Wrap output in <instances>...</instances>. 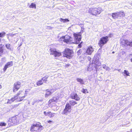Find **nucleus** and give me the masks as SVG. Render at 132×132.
Here are the masks:
<instances>
[{"mask_svg":"<svg viewBox=\"0 0 132 132\" xmlns=\"http://www.w3.org/2000/svg\"><path fill=\"white\" fill-rule=\"evenodd\" d=\"M74 37V42H72V38L68 35L65 36L64 42L68 44L74 43L78 44L79 43L81 40V35L79 34H73Z\"/></svg>","mask_w":132,"mask_h":132,"instance_id":"1","label":"nucleus"},{"mask_svg":"<svg viewBox=\"0 0 132 132\" xmlns=\"http://www.w3.org/2000/svg\"><path fill=\"white\" fill-rule=\"evenodd\" d=\"M102 11V10L101 8H91L89 9L88 12L92 15L96 16L100 14Z\"/></svg>","mask_w":132,"mask_h":132,"instance_id":"2","label":"nucleus"},{"mask_svg":"<svg viewBox=\"0 0 132 132\" xmlns=\"http://www.w3.org/2000/svg\"><path fill=\"white\" fill-rule=\"evenodd\" d=\"M72 54L73 53L71 50L69 48H66L63 54V56L69 59L72 56Z\"/></svg>","mask_w":132,"mask_h":132,"instance_id":"3","label":"nucleus"},{"mask_svg":"<svg viewBox=\"0 0 132 132\" xmlns=\"http://www.w3.org/2000/svg\"><path fill=\"white\" fill-rule=\"evenodd\" d=\"M108 40V36L103 37L99 41L98 43L99 46L101 47H102L104 44L107 43Z\"/></svg>","mask_w":132,"mask_h":132,"instance_id":"4","label":"nucleus"},{"mask_svg":"<svg viewBox=\"0 0 132 132\" xmlns=\"http://www.w3.org/2000/svg\"><path fill=\"white\" fill-rule=\"evenodd\" d=\"M43 128V127L41 125L40 123L35 124L34 123V131H35L36 132H40Z\"/></svg>","mask_w":132,"mask_h":132,"instance_id":"5","label":"nucleus"},{"mask_svg":"<svg viewBox=\"0 0 132 132\" xmlns=\"http://www.w3.org/2000/svg\"><path fill=\"white\" fill-rule=\"evenodd\" d=\"M120 44L124 47H126L129 45L130 46H132V41L130 42L127 40L121 39V40Z\"/></svg>","mask_w":132,"mask_h":132,"instance_id":"6","label":"nucleus"},{"mask_svg":"<svg viewBox=\"0 0 132 132\" xmlns=\"http://www.w3.org/2000/svg\"><path fill=\"white\" fill-rule=\"evenodd\" d=\"M71 107V105L69 103L67 104L65 109L63 111L62 114L67 115L68 112H70Z\"/></svg>","mask_w":132,"mask_h":132,"instance_id":"7","label":"nucleus"},{"mask_svg":"<svg viewBox=\"0 0 132 132\" xmlns=\"http://www.w3.org/2000/svg\"><path fill=\"white\" fill-rule=\"evenodd\" d=\"M22 92V91H20L17 94L15 95L14 96L10 99H8L7 103L11 104V103L14 102L15 100L17 99L18 100L19 96Z\"/></svg>","mask_w":132,"mask_h":132,"instance_id":"8","label":"nucleus"},{"mask_svg":"<svg viewBox=\"0 0 132 132\" xmlns=\"http://www.w3.org/2000/svg\"><path fill=\"white\" fill-rule=\"evenodd\" d=\"M50 51V54L54 55V56L55 57L60 56L61 55V53L57 52L55 49L51 48Z\"/></svg>","mask_w":132,"mask_h":132,"instance_id":"9","label":"nucleus"},{"mask_svg":"<svg viewBox=\"0 0 132 132\" xmlns=\"http://www.w3.org/2000/svg\"><path fill=\"white\" fill-rule=\"evenodd\" d=\"M19 117L17 116H15L10 119L9 121L14 124H17L19 122Z\"/></svg>","mask_w":132,"mask_h":132,"instance_id":"10","label":"nucleus"},{"mask_svg":"<svg viewBox=\"0 0 132 132\" xmlns=\"http://www.w3.org/2000/svg\"><path fill=\"white\" fill-rule=\"evenodd\" d=\"M20 83L19 82H16L14 84V87L13 88V92H15L18 90L20 87Z\"/></svg>","mask_w":132,"mask_h":132,"instance_id":"11","label":"nucleus"},{"mask_svg":"<svg viewBox=\"0 0 132 132\" xmlns=\"http://www.w3.org/2000/svg\"><path fill=\"white\" fill-rule=\"evenodd\" d=\"M13 62L12 61L7 62L5 65L3 70L4 71H6L7 68H9L13 65Z\"/></svg>","mask_w":132,"mask_h":132,"instance_id":"12","label":"nucleus"},{"mask_svg":"<svg viewBox=\"0 0 132 132\" xmlns=\"http://www.w3.org/2000/svg\"><path fill=\"white\" fill-rule=\"evenodd\" d=\"M93 66L95 68V69L97 68V66H99L101 65V64L100 62L98 60H96L95 61L93 60Z\"/></svg>","mask_w":132,"mask_h":132,"instance_id":"13","label":"nucleus"},{"mask_svg":"<svg viewBox=\"0 0 132 132\" xmlns=\"http://www.w3.org/2000/svg\"><path fill=\"white\" fill-rule=\"evenodd\" d=\"M93 51L94 50L92 47V46H89L87 48L86 53V54L90 55Z\"/></svg>","mask_w":132,"mask_h":132,"instance_id":"14","label":"nucleus"},{"mask_svg":"<svg viewBox=\"0 0 132 132\" xmlns=\"http://www.w3.org/2000/svg\"><path fill=\"white\" fill-rule=\"evenodd\" d=\"M71 97L72 99H74L77 101H79L80 100V98L78 95L74 93H72Z\"/></svg>","mask_w":132,"mask_h":132,"instance_id":"15","label":"nucleus"},{"mask_svg":"<svg viewBox=\"0 0 132 132\" xmlns=\"http://www.w3.org/2000/svg\"><path fill=\"white\" fill-rule=\"evenodd\" d=\"M52 89H47L46 90V92L45 94V97H48L49 96H50L52 94Z\"/></svg>","mask_w":132,"mask_h":132,"instance_id":"16","label":"nucleus"},{"mask_svg":"<svg viewBox=\"0 0 132 132\" xmlns=\"http://www.w3.org/2000/svg\"><path fill=\"white\" fill-rule=\"evenodd\" d=\"M86 69L87 71H90L92 70L95 69V68L92 64H90L89 67H87Z\"/></svg>","mask_w":132,"mask_h":132,"instance_id":"17","label":"nucleus"},{"mask_svg":"<svg viewBox=\"0 0 132 132\" xmlns=\"http://www.w3.org/2000/svg\"><path fill=\"white\" fill-rule=\"evenodd\" d=\"M101 54L99 53H97L95 55L94 59L96 60H98L101 58Z\"/></svg>","mask_w":132,"mask_h":132,"instance_id":"18","label":"nucleus"},{"mask_svg":"<svg viewBox=\"0 0 132 132\" xmlns=\"http://www.w3.org/2000/svg\"><path fill=\"white\" fill-rule=\"evenodd\" d=\"M122 74H123L124 76H129V73L128 71L127 70H125L123 72H122Z\"/></svg>","mask_w":132,"mask_h":132,"instance_id":"19","label":"nucleus"},{"mask_svg":"<svg viewBox=\"0 0 132 132\" xmlns=\"http://www.w3.org/2000/svg\"><path fill=\"white\" fill-rule=\"evenodd\" d=\"M112 16L114 19H116L119 17L118 12L112 13Z\"/></svg>","mask_w":132,"mask_h":132,"instance_id":"20","label":"nucleus"},{"mask_svg":"<svg viewBox=\"0 0 132 132\" xmlns=\"http://www.w3.org/2000/svg\"><path fill=\"white\" fill-rule=\"evenodd\" d=\"M5 46L6 48L11 51H12L11 48V45L9 44H6L5 45Z\"/></svg>","mask_w":132,"mask_h":132,"instance_id":"21","label":"nucleus"},{"mask_svg":"<svg viewBox=\"0 0 132 132\" xmlns=\"http://www.w3.org/2000/svg\"><path fill=\"white\" fill-rule=\"evenodd\" d=\"M59 20L60 22L63 23L69 22V20L68 19H63L62 18L60 19Z\"/></svg>","mask_w":132,"mask_h":132,"instance_id":"22","label":"nucleus"},{"mask_svg":"<svg viewBox=\"0 0 132 132\" xmlns=\"http://www.w3.org/2000/svg\"><path fill=\"white\" fill-rule=\"evenodd\" d=\"M119 17H123L125 16V14L124 12H118Z\"/></svg>","mask_w":132,"mask_h":132,"instance_id":"23","label":"nucleus"},{"mask_svg":"<svg viewBox=\"0 0 132 132\" xmlns=\"http://www.w3.org/2000/svg\"><path fill=\"white\" fill-rule=\"evenodd\" d=\"M76 80L78 82H80V84H84L83 79L80 78H77Z\"/></svg>","mask_w":132,"mask_h":132,"instance_id":"24","label":"nucleus"},{"mask_svg":"<svg viewBox=\"0 0 132 132\" xmlns=\"http://www.w3.org/2000/svg\"><path fill=\"white\" fill-rule=\"evenodd\" d=\"M25 95H24V96H20L18 98V100H17V101L21 102V101H22L23 100L24 98H25Z\"/></svg>","mask_w":132,"mask_h":132,"instance_id":"25","label":"nucleus"},{"mask_svg":"<svg viewBox=\"0 0 132 132\" xmlns=\"http://www.w3.org/2000/svg\"><path fill=\"white\" fill-rule=\"evenodd\" d=\"M47 116L50 118L53 117L54 116V113H52L50 112L47 113Z\"/></svg>","mask_w":132,"mask_h":132,"instance_id":"26","label":"nucleus"},{"mask_svg":"<svg viewBox=\"0 0 132 132\" xmlns=\"http://www.w3.org/2000/svg\"><path fill=\"white\" fill-rule=\"evenodd\" d=\"M43 82L42 80H40L37 82L36 84L38 86H39L43 84Z\"/></svg>","mask_w":132,"mask_h":132,"instance_id":"27","label":"nucleus"},{"mask_svg":"<svg viewBox=\"0 0 132 132\" xmlns=\"http://www.w3.org/2000/svg\"><path fill=\"white\" fill-rule=\"evenodd\" d=\"M69 103L71 105L73 106L75 105V104H77V102H76L73 100H72L70 101L69 102Z\"/></svg>","mask_w":132,"mask_h":132,"instance_id":"28","label":"nucleus"},{"mask_svg":"<svg viewBox=\"0 0 132 132\" xmlns=\"http://www.w3.org/2000/svg\"><path fill=\"white\" fill-rule=\"evenodd\" d=\"M103 67L104 69L106 70L109 71L110 70V68L108 67H107L106 65L104 64L103 65Z\"/></svg>","mask_w":132,"mask_h":132,"instance_id":"29","label":"nucleus"},{"mask_svg":"<svg viewBox=\"0 0 132 132\" xmlns=\"http://www.w3.org/2000/svg\"><path fill=\"white\" fill-rule=\"evenodd\" d=\"M48 78V77L46 76L45 77H43L41 80H42V81L43 82H45L46 81H47V79Z\"/></svg>","mask_w":132,"mask_h":132,"instance_id":"30","label":"nucleus"},{"mask_svg":"<svg viewBox=\"0 0 132 132\" xmlns=\"http://www.w3.org/2000/svg\"><path fill=\"white\" fill-rule=\"evenodd\" d=\"M6 33L4 32L0 33V37H3L5 35Z\"/></svg>","mask_w":132,"mask_h":132,"instance_id":"31","label":"nucleus"},{"mask_svg":"<svg viewBox=\"0 0 132 132\" xmlns=\"http://www.w3.org/2000/svg\"><path fill=\"white\" fill-rule=\"evenodd\" d=\"M65 36H62V37H61L59 39V40L60 41H63L64 42V38Z\"/></svg>","mask_w":132,"mask_h":132,"instance_id":"32","label":"nucleus"},{"mask_svg":"<svg viewBox=\"0 0 132 132\" xmlns=\"http://www.w3.org/2000/svg\"><path fill=\"white\" fill-rule=\"evenodd\" d=\"M6 125V123L4 122H0V126H5Z\"/></svg>","mask_w":132,"mask_h":132,"instance_id":"33","label":"nucleus"},{"mask_svg":"<svg viewBox=\"0 0 132 132\" xmlns=\"http://www.w3.org/2000/svg\"><path fill=\"white\" fill-rule=\"evenodd\" d=\"M82 92L84 93H88V92L87 90L86 89H82Z\"/></svg>","mask_w":132,"mask_h":132,"instance_id":"34","label":"nucleus"},{"mask_svg":"<svg viewBox=\"0 0 132 132\" xmlns=\"http://www.w3.org/2000/svg\"><path fill=\"white\" fill-rule=\"evenodd\" d=\"M59 100V98H56L55 97H54L53 98V100L55 102H57L58 100Z\"/></svg>","mask_w":132,"mask_h":132,"instance_id":"35","label":"nucleus"},{"mask_svg":"<svg viewBox=\"0 0 132 132\" xmlns=\"http://www.w3.org/2000/svg\"><path fill=\"white\" fill-rule=\"evenodd\" d=\"M2 47L3 46L0 47V53H2L3 52V50L2 48Z\"/></svg>","mask_w":132,"mask_h":132,"instance_id":"36","label":"nucleus"},{"mask_svg":"<svg viewBox=\"0 0 132 132\" xmlns=\"http://www.w3.org/2000/svg\"><path fill=\"white\" fill-rule=\"evenodd\" d=\"M82 52V51L81 50H79L77 52L78 55H80Z\"/></svg>","mask_w":132,"mask_h":132,"instance_id":"37","label":"nucleus"},{"mask_svg":"<svg viewBox=\"0 0 132 132\" xmlns=\"http://www.w3.org/2000/svg\"><path fill=\"white\" fill-rule=\"evenodd\" d=\"M77 25H78L79 26H80L81 28L82 29V28L83 27V24H79V23H78Z\"/></svg>","mask_w":132,"mask_h":132,"instance_id":"38","label":"nucleus"},{"mask_svg":"<svg viewBox=\"0 0 132 132\" xmlns=\"http://www.w3.org/2000/svg\"><path fill=\"white\" fill-rule=\"evenodd\" d=\"M30 130L31 131H33V125H32L30 128Z\"/></svg>","mask_w":132,"mask_h":132,"instance_id":"39","label":"nucleus"},{"mask_svg":"<svg viewBox=\"0 0 132 132\" xmlns=\"http://www.w3.org/2000/svg\"><path fill=\"white\" fill-rule=\"evenodd\" d=\"M70 64L69 63H68V64H66L65 65V67L68 68L69 66H70Z\"/></svg>","mask_w":132,"mask_h":132,"instance_id":"40","label":"nucleus"},{"mask_svg":"<svg viewBox=\"0 0 132 132\" xmlns=\"http://www.w3.org/2000/svg\"><path fill=\"white\" fill-rule=\"evenodd\" d=\"M29 7L30 8H33V3H31V4L30 6Z\"/></svg>","mask_w":132,"mask_h":132,"instance_id":"41","label":"nucleus"},{"mask_svg":"<svg viewBox=\"0 0 132 132\" xmlns=\"http://www.w3.org/2000/svg\"><path fill=\"white\" fill-rule=\"evenodd\" d=\"M120 53H121L122 55H123V54H125V52L124 51H122L121 52V51H120Z\"/></svg>","mask_w":132,"mask_h":132,"instance_id":"42","label":"nucleus"},{"mask_svg":"<svg viewBox=\"0 0 132 132\" xmlns=\"http://www.w3.org/2000/svg\"><path fill=\"white\" fill-rule=\"evenodd\" d=\"M82 42H81V43L79 44L78 45V47L79 48H81V43Z\"/></svg>","mask_w":132,"mask_h":132,"instance_id":"43","label":"nucleus"},{"mask_svg":"<svg viewBox=\"0 0 132 132\" xmlns=\"http://www.w3.org/2000/svg\"><path fill=\"white\" fill-rule=\"evenodd\" d=\"M44 114L46 116L47 115V113L46 111H44Z\"/></svg>","mask_w":132,"mask_h":132,"instance_id":"44","label":"nucleus"},{"mask_svg":"<svg viewBox=\"0 0 132 132\" xmlns=\"http://www.w3.org/2000/svg\"><path fill=\"white\" fill-rule=\"evenodd\" d=\"M34 8H35V9L36 8V5L34 4Z\"/></svg>","mask_w":132,"mask_h":132,"instance_id":"45","label":"nucleus"},{"mask_svg":"<svg viewBox=\"0 0 132 132\" xmlns=\"http://www.w3.org/2000/svg\"><path fill=\"white\" fill-rule=\"evenodd\" d=\"M52 122V121H51V120H49V121H47V122L49 123H50L51 122Z\"/></svg>","mask_w":132,"mask_h":132,"instance_id":"46","label":"nucleus"},{"mask_svg":"<svg viewBox=\"0 0 132 132\" xmlns=\"http://www.w3.org/2000/svg\"><path fill=\"white\" fill-rule=\"evenodd\" d=\"M88 60H90L91 59V58H90V57H88Z\"/></svg>","mask_w":132,"mask_h":132,"instance_id":"47","label":"nucleus"},{"mask_svg":"<svg viewBox=\"0 0 132 132\" xmlns=\"http://www.w3.org/2000/svg\"><path fill=\"white\" fill-rule=\"evenodd\" d=\"M2 60H5V57H4L3 58H2Z\"/></svg>","mask_w":132,"mask_h":132,"instance_id":"48","label":"nucleus"},{"mask_svg":"<svg viewBox=\"0 0 132 132\" xmlns=\"http://www.w3.org/2000/svg\"><path fill=\"white\" fill-rule=\"evenodd\" d=\"M1 88H2V86L1 85H0V89Z\"/></svg>","mask_w":132,"mask_h":132,"instance_id":"49","label":"nucleus"},{"mask_svg":"<svg viewBox=\"0 0 132 132\" xmlns=\"http://www.w3.org/2000/svg\"><path fill=\"white\" fill-rule=\"evenodd\" d=\"M131 61L132 62V58L130 59Z\"/></svg>","mask_w":132,"mask_h":132,"instance_id":"50","label":"nucleus"},{"mask_svg":"<svg viewBox=\"0 0 132 132\" xmlns=\"http://www.w3.org/2000/svg\"><path fill=\"white\" fill-rule=\"evenodd\" d=\"M114 52H112V53H113V54H114Z\"/></svg>","mask_w":132,"mask_h":132,"instance_id":"51","label":"nucleus"},{"mask_svg":"<svg viewBox=\"0 0 132 132\" xmlns=\"http://www.w3.org/2000/svg\"><path fill=\"white\" fill-rule=\"evenodd\" d=\"M59 88V87H57V88H56V89H57V88Z\"/></svg>","mask_w":132,"mask_h":132,"instance_id":"52","label":"nucleus"},{"mask_svg":"<svg viewBox=\"0 0 132 132\" xmlns=\"http://www.w3.org/2000/svg\"><path fill=\"white\" fill-rule=\"evenodd\" d=\"M1 39L0 38V42H1Z\"/></svg>","mask_w":132,"mask_h":132,"instance_id":"53","label":"nucleus"},{"mask_svg":"<svg viewBox=\"0 0 132 132\" xmlns=\"http://www.w3.org/2000/svg\"><path fill=\"white\" fill-rule=\"evenodd\" d=\"M56 85H58V84H56Z\"/></svg>","mask_w":132,"mask_h":132,"instance_id":"54","label":"nucleus"}]
</instances>
